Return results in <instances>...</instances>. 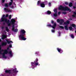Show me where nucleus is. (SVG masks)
Listing matches in <instances>:
<instances>
[{"mask_svg": "<svg viewBox=\"0 0 76 76\" xmlns=\"http://www.w3.org/2000/svg\"><path fill=\"white\" fill-rule=\"evenodd\" d=\"M56 23H54V25H53V26H51V25L50 24H49L48 25H47V26H50V27H52V28H53V29H54L56 28Z\"/></svg>", "mask_w": 76, "mask_h": 76, "instance_id": "7", "label": "nucleus"}, {"mask_svg": "<svg viewBox=\"0 0 76 76\" xmlns=\"http://www.w3.org/2000/svg\"><path fill=\"white\" fill-rule=\"evenodd\" d=\"M74 15H72L73 17H75V16H76V12H74Z\"/></svg>", "mask_w": 76, "mask_h": 76, "instance_id": "18", "label": "nucleus"}, {"mask_svg": "<svg viewBox=\"0 0 76 76\" xmlns=\"http://www.w3.org/2000/svg\"><path fill=\"white\" fill-rule=\"evenodd\" d=\"M12 18V15H10L9 16V18L10 19H11V18Z\"/></svg>", "mask_w": 76, "mask_h": 76, "instance_id": "33", "label": "nucleus"}, {"mask_svg": "<svg viewBox=\"0 0 76 76\" xmlns=\"http://www.w3.org/2000/svg\"><path fill=\"white\" fill-rule=\"evenodd\" d=\"M33 64V62H31V63L32 66V64Z\"/></svg>", "mask_w": 76, "mask_h": 76, "instance_id": "46", "label": "nucleus"}, {"mask_svg": "<svg viewBox=\"0 0 76 76\" xmlns=\"http://www.w3.org/2000/svg\"><path fill=\"white\" fill-rule=\"evenodd\" d=\"M71 26H72V27H73L74 28H75V27H76V25L74 24H72Z\"/></svg>", "mask_w": 76, "mask_h": 76, "instance_id": "22", "label": "nucleus"}, {"mask_svg": "<svg viewBox=\"0 0 76 76\" xmlns=\"http://www.w3.org/2000/svg\"><path fill=\"white\" fill-rule=\"evenodd\" d=\"M7 42L8 43V44H10V42H11V43H13V42H12V41H9L7 40H6Z\"/></svg>", "mask_w": 76, "mask_h": 76, "instance_id": "15", "label": "nucleus"}, {"mask_svg": "<svg viewBox=\"0 0 76 76\" xmlns=\"http://www.w3.org/2000/svg\"><path fill=\"white\" fill-rule=\"evenodd\" d=\"M4 16H5V15H3L1 19V22H5L7 23L8 26H10V23H9V20H7V19H6V18H4Z\"/></svg>", "mask_w": 76, "mask_h": 76, "instance_id": "3", "label": "nucleus"}, {"mask_svg": "<svg viewBox=\"0 0 76 76\" xmlns=\"http://www.w3.org/2000/svg\"><path fill=\"white\" fill-rule=\"evenodd\" d=\"M63 14H64V15H66V12H63Z\"/></svg>", "mask_w": 76, "mask_h": 76, "instance_id": "35", "label": "nucleus"}, {"mask_svg": "<svg viewBox=\"0 0 76 76\" xmlns=\"http://www.w3.org/2000/svg\"><path fill=\"white\" fill-rule=\"evenodd\" d=\"M51 23H54V21H51Z\"/></svg>", "mask_w": 76, "mask_h": 76, "instance_id": "41", "label": "nucleus"}, {"mask_svg": "<svg viewBox=\"0 0 76 76\" xmlns=\"http://www.w3.org/2000/svg\"><path fill=\"white\" fill-rule=\"evenodd\" d=\"M34 63H35V66H37V65L39 64V63L38 62H36L35 61L34 62Z\"/></svg>", "mask_w": 76, "mask_h": 76, "instance_id": "20", "label": "nucleus"}, {"mask_svg": "<svg viewBox=\"0 0 76 76\" xmlns=\"http://www.w3.org/2000/svg\"><path fill=\"white\" fill-rule=\"evenodd\" d=\"M8 53V52L7 50H0V54H2L3 57L4 58H6V57L5 56L4 54H7Z\"/></svg>", "mask_w": 76, "mask_h": 76, "instance_id": "4", "label": "nucleus"}, {"mask_svg": "<svg viewBox=\"0 0 76 76\" xmlns=\"http://www.w3.org/2000/svg\"><path fill=\"white\" fill-rule=\"evenodd\" d=\"M12 51H10L9 53V54L10 55V56H12Z\"/></svg>", "mask_w": 76, "mask_h": 76, "instance_id": "19", "label": "nucleus"}, {"mask_svg": "<svg viewBox=\"0 0 76 76\" xmlns=\"http://www.w3.org/2000/svg\"><path fill=\"white\" fill-rule=\"evenodd\" d=\"M5 29L6 31L7 32H9V30L8 28V27H5Z\"/></svg>", "mask_w": 76, "mask_h": 76, "instance_id": "16", "label": "nucleus"}, {"mask_svg": "<svg viewBox=\"0 0 76 76\" xmlns=\"http://www.w3.org/2000/svg\"><path fill=\"white\" fill-rule=\"evenodd\" d=\"M1 49V46L0 45V50Z\"/></svg>", "mask_w": 76, "mask_h": 76, "instance_id": "38", "label": "nucleus"}, {"mask_svg": "<svg viewBox=\"0 0 76 76\" xmlns=\"http://www.w3.org/2000/svg\"><path fill=\"white\" fill-rule=\"evenodd\" d=\"M41 1H39L37 2V5H39V4H40V6L42 7H45V4H44V2H42V3H41Z\"/></svg>", "mask_w": 76, "mask_h": 76, "instance_id": "6", "label": "nucleus"}, {"mask_svg": "<svg viewBox=\"0 0 76 76\" xmlns=\"http://www.w3.org/2000/svg\"><path fill=\"white\" fill-rule=\"evenodd\" d=\"M51 31H52V32H55V31H54V30H51Z\"/></svg>", "mask_w": 76, "mask_h": 76, "instance_id": "37", "label": "nucleus"}, {"mask_svg": "<svg viewBox=\"0 0 76 76\" xmlns=\"http://www.w3.org/2000/svg\"><path fill=\"white\" fill-rule=\"evenodd\" d=\"M59 36H60V32H59Z\"/></svg>", "mask_w": 76, "mask_h": 76, "instance_id": "45", "label": "nucleus"}, {"mask_svg": "<svg viewBox=\"0 0 76 76\" xmlns=\"http://www.w3.org/2000/svg\"><path fill=\"white\" fill-rule=\"evenodd\" d=\"M49 6H51V3H49Z\"/></svg>", "mask_w": 76, "mask_h": 76, "instance_id": "40", "label": "nucleus"}, {"mask_svg": "<svg viewBox=\"0 0 76 76\" xmlns=\"http://www.w3.org/2000/svg\"><path fill=\"white\" fill-rule=\"evenodd\" d=\"M57 21L58 22H59V24L60 25H67L68 24H69V23H70V21L69 20L67 21L66 22L64 23V20H63L59 19H58L57 20Z\"/></svg>", "mask_w": 76, "mask_h": 76, "instance_id": "2", "label": "nucleus"}, {"mask_svg": "<svg viewBox=\"0 0 76 76\" xmlns=\"http://www.w3.org/2000/svg\"><path fill=\"white\" fill-rule=\"evenodd\" d=\"M38 58H37L36 60V61H35V62H37V61H38Z\"/></svg>", "mask_w": 76, "mask_h": 76, "instance_id": "36", "label": "nucleus"}, {"mask_svg": "<svg viewBox=\"0 0 76 76\" xmlns=\"http://www.w3.org/2000/svg\"><path fill=\"white\" fill-rule=\"evenodd\" d=\"M8 16H9V15H8V14H7V15H6V17H8Z\"/></svg>", "mask_w": 76, "mask_h": 76, "instance_id": "39", "label": "nucleus"}, {"mask_svg": "<svg viewBox=\"0 0 76 76\" xmlns=\"http://www.w3.org/2000/svg\"><path fill=\"white\" fill-rule=\"evenodd\" d=\"M7 37V36L5 35H3L2 36L1 39H4V38H6Z\"/></svg>", "mask_w": 76, "mask_h": 76, "instance_id": "12", "label": "nucleus"}, {"mask_svg": "<svg viewBox=\"0 0 76 76\" xmlns=\"http://www.w3.org/2000/svg\"><path fill=\"white\" fill-rule=\"evenodd\" d=\"M71 37L72 38H74V36H73V35L72 34L71 35Z\"/></svg>", "mask_w": 76, "mask_h": 76, "instance_id": "29", "label": "nucleus"}, {"mask_svg": "<svg viewBox=\"0 0 76 76\" xmlns=\"http://www.w3.org/2000/svg\"><path fill=\"white\" fill-rule=\"evenodd\" d=\"M72 29H73V28H72V27H69V29H70V30L71 31H72Z\"/></svg>", "mask_w": 76, "mask_h": 76, "instance_id": "30", "label": "nucleus"}, {"mask_svg": "<svg viewBox=\"0 0 76 76\" xmlns=\"http://www.w3.org/2000/svg\"><path fill=\"white\" fill-rule=\"evenodd\" d=\"M59 28H61V29H64V27L62 26H59Z\"/></svg>", "mask_w": 76, "mask_h": 76, "instance_id": "26", "label": "nucleus"}, {"mask_svg": "<svg viewBox=\"0 0 76 76\" xmlns=\"http://www.w3.org/2000/svg\"><path fill=\"white\" fill-rule=\"evenodd\" d=\"M11 2L9 3V6H11L12 4V1H13V0H11Z\"/></svg>", "mask_w": 76, "mask_h": 76, "instance_id": "17", "label": "nucleus"}, {"mask_svg": "<svg viewBox=\"0 0 76 76\" xmlns=\"http://www.w3.org/2000/svg\"><path fill=\"white\" fill-rule=\"evenodd\" d=\"M60 13H61L60 12H58V14L60 15Z\"/></svg>", "mask_w": 76, "mask_h": 76, "instance_id": "44", "label": "nucleus"}, {"mask_svg": "<svg viewBox=\"0 0 76 76\" xmlns=\"http://www.w3.org/2000/svg\"><path fill=\"white\" fill-rule=\"evenodd\" d=\"M16 68H15V70H14V72L15 73H17V72H18V71H16Z\"/></svg>", "mask_w": 76, "mask_h": 76, "instance_id": "28", "label": "nucleus"}, {"mask_svg": "<svg viewBox=\"0 0 76 76\" xmlns=\"http://www.w3.org/2000/svg\"><path fill=\"white\" fill-rule=\"evenodd\" d=\"M45 4H47V3H48V2L47 1H45Z\"/></svg>", "mask_w": 76, "mask_h": 76, "instance_id": "34", "label": "nucleus"}, {"mask_svg": "<svg viewBox=\"0 0 76 76\" xmlns=\"http://www.w3.org/2000/svg\"><path fill=\"white\" fill-rule=\"evenodd\" d=\"M53 15L54 16H55V17H57V13H55L54 14H53Z\"/></svg>", "mask_w": 76, "mask_h": 76, "instance_id": "25", "label": "nucleus"}, {"mask_svg": "<svg viewBox=\"0 0 76 76\" xmlns=\"http://www.w3.org/2000/svg\"><path fill=\"white\" fill-rule=\"evenodd\" d=\"M7 44V43L6 42H3L2 43L1 45L2 46H4V45H6Z\"/></svg>", "mask_w": 76, "mask_h": 76, "instance_id": "13", "label": "nucleus"}, {"mask_svg": "<svg viewBox=\"0 0 76 76\" xmlns=\"http://www.w3.org/2000/svg\"><path fill=\"white\" fill-rule=\"evenodd\" d=\"M65 4H66V5H67V4H68L69 3L68 2H65L64 3Z\"/></svg>", "mask_w": 76, "mask_h": 76, "instance_id": "32", "label": "nucleus"}, {"mask_svg": "<svg viewBox=\"0 0 76 76\" xmlns=\"http://www.w3.org/2000/svg\"><path fill=\"white\" fill-rule=\"evenodd\" d=\"M65 28L66 30H68V29H69V28L67 27V26H65Z\"/></svg>", "mask_w": 76, "mask_h": 76, "instance_id": "23", "label": "nucleus"}, {"mask_svg": "<svg viewBox=\"0 0 76 76\" xmlns=\"http://www.w3.org/2000/svg\"><path fill=\"white\" fill-rule=\"evenodd\" d=\"M57 50L58 51L59 53H62V52H63V51L62 50H61V48H57Z\"/></svg>", "mask_w": 76, "mask_h": 76, "instance_id": "11", "label": "nucleus"}, {"mask_svg": "<svg viewBox=\"0 0 76 76\" xmlns=\"http://www.w3.org/2000/svg\"><path fill=\"white\" fill-rule=\"evenodd\" d=\"M47 13L48 15H50L51 13V12L50 11H48L47 12Z\"/></svg>", "mask_w": 76, "mask_h": 76, "instance_id": "21", "label": "nucleus"}, {"mask_svg": "<svg viewBox=\"0 0 76 76\" xmlns=\"http://www.w3.org/2000/svg\"><path fill=\"white\" fill-rule=\"evenodd\" d=\"M10 72H11V71L10 70H6L5 71V72H6V73H10Z\"/></svg>", "mask_w": 76, "mask_h": 76, "instance_id": "14", "label": "nucleus"}, {"mask_svg": "<svg viewBox=\"0 0 76 76\" xmlns=\"http://www.w3.org/2000/svg\"><path fill=\"white\" fill-rule=\"evenodd\" d=\"M2 3H4V0H2Z\"/></svg>", "mask_w": 76, "mask_h": 76, "instance_id": "43", "label": "nucleus"}, {"mask_svg": "<svg viewBox=\"0 0 76 76\" xmlns=\"http://www.w3.org/2000/svg\"><path fill=\"white\" fill-rule=\"evenodd\" d=\"M5 7H8V4H5Z\"/></svg>", "mask_w": 76, "mask_h": 76, "instance_id": "31", "label": "nucleus"}, {"mask_svg": "<svg viewBox=\"0 0 76 76\" xmlns=\"http://www.w3.org/2000/svg\"><path fill=\"white\" fill-rule=\"evenodd\" d=\"M10 48L12 47V45H10Z\"/></svg>", "mask_w": 76, "mask_h": 76, "instance_id": "42", "label": "nucleus"}, {"mask_svg": "<svg viewBox=\"0 0 76 76\" xmlns=\"http://www.w3.org/2000/svg\"><path fill=\"white\" fill-rule=\"evenodd\" d=\"M4 10L6 12H12V11L10 10V9H7L6 8H4Z\"/></svg>", "mask_w": 76, "mask_h": 76, "instance_id": "9", "label": "nucleus"}, {"mask_svg": "<svg viewBox=\"0 0 76 76\" xmlns=\"http://www.w3.org/2000/svg\"><path fill=\"white\" fill-rule=\"evenodd\" d=\"M74 9H75V7H73Z\"/></svg>", "mask_w": 76, "mask_h": 76, "instance_id": "47", "label": "nucleus"}, {"mask_svg": "<svg viewBox=\"0 0 76 76\" xmlns=\"http://www.w3.org/2000/svg\"><path fill=\"white\" fill-rule=\"evenodd\" d=\"M26 32V31H25L24 30H21V33H20V36L19 38L21 39L22 40H23L25 41L26 40V38L24 37V36L23 35H25V33Z\"/></svg>", "mask_w": 76, "mask_h": 76, "instance_id": "1", "label": "nucleus"}, {"mask_svg": "<svg viewBox=\"0 0 76 76\" xmlns=\"http://www.w3.org/2000/svg\"><path fill=\"white\" fill-rule=\"evenodd\" d=\"M12 7V8L13 7Z\"/></svg>", "mask_w": 76, "mask_h": 76, "instance_id": "50", "label": "nucleus"}, {"mask_svg": "<svg viewBox=\"0 0 76 76\" xmlns=\"http://www.w3.org/2000/svg\"><path fill=\"white\" fill-rule=\"evenodd\" d=\"M14 27H15V26L13 25L12 26V30L13 31L15 32H18V29H17V28H16L15 29Z\"/></svg>", "mask_w": 76, "mask_h": 76, "instance_id": "8", "label": "nucleus"}, {"mask_svg": "<svg viewBox=\"0 0 76 76\" xmlns=\"http://www.w3.org/2000/svg\"><path fill=\"white\" fill-rule=\"evenodd\" d=\"M69 7H71V6H72V3H69Z\"/></svg>", "mask_w": 76, "mask_h": 76, "instance_id": "24", "label": "nucleus"}, {"mask_svg": "<svg viewBox=\"0 0 76 76\" xmlns=\"http://www.w3.org/2000/svg\"><path fill=\"white\" fill-rule=\"evenodd\" d=\"M54 12H55V13H57V10L56 9H55L54 10Z\"/></svg>", "mask_w": 76, "mask_h": 76, "instance_id": "27", "label": "nucleus"}, {"mask_svg": "<svg viewBox=\"0 0 76 76\" xmlns=\"http://www.w3.org/2000/svg\"><path fill=\"white\" fill-rule=\"evenodd\" d=\"M59 10H64L65 11L66 10H69L70 12L71 11L70 9L68 8L67 7H63L61 5L59 7Z\"/></svg>", "mask_w": 76, "mask_h": 76, "instance_id": "5", "label": "nucleus"}, {"mask_svg": "<svg viewBox=\"0 0 76 76\" xmlns=\"http://www.w3.org/2000/svg\"><path fill=\"white\" fill-rule=\"evenodd\" d=\"M9 47L7 48V50H9Z\"/></svg>", "mask_w": 76, "mask_h": 76, "instance_id": "48", "label": "nucleus"}, {"mask_svg": "<svg viewBox=\"0 0 76 76\" xmlns=\"http://www.w3.org/2000/svg\"><path fill=\"white\" fill-rule=\"evenodd\" d=\"M3 27H2V29H3Z\"/></svg>", "mask_w": 76, "mask_h": 76, "instance_id": "51", "label": "nucleus"}, {"mask_svg": "<svg viewBox=\"0 0 76 76\" xmlns=\"http://www.w3.org/2000/svg\"><path fill=\"white\" fill-rule=\"evenodd\" d=\"M1 40L0 39V42H1Z\"/></svg>", "mask_w": 76, "mask_h": 76, "instance_id": "49", "label": "nucleus"}, {"mask_svg": "<svg viewBox=\"0 0 76 76\" xmlns=\"http://www.w3.org/2000/svg\"><path fill=\"white\" fill-rule=\"evenodd\" d=\"M15 20L14 19H12L11 20V21L12 23V25H14V24H15Z\"/></svg>", "mask_w": 76, "mask_h": 76, "instance_id": "10", "label": "nucleus"}]
</instances>
